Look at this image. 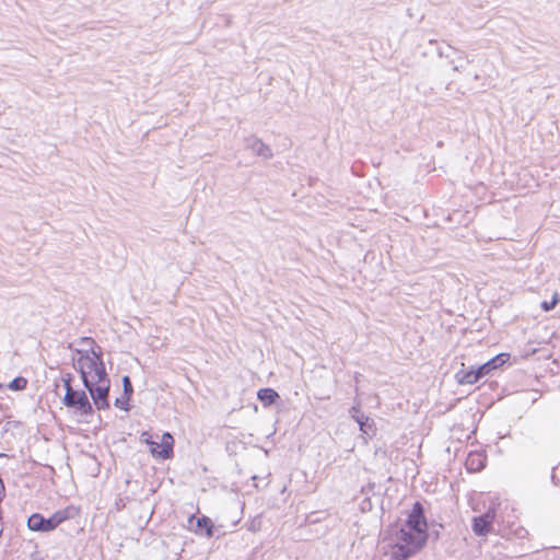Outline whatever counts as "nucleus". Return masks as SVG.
<instances>
[{
	"instance_id": "nucleus-10",
	"label": "nucleus",
	"mask_w": 560,
	"mask_h": 560,
	"mask_svg": "<svg viewBox=\"0 0 560 560\" xmlns=\"http://www.w3.org/2000/svg\"><path fill=\"white\" fill-rule=\"evenodd\" d=\"M245 148L252 150L256 155L261 156L264 159H270L272 156L271 149L269 145L262 142L261 139L249 136L245 138Z\"/></svg>"
},
{
	"instance_id": "nucleus-28",
	"label": "nucleus",
	"mask_w": 560,
	"mask_h": 560,
	"mask_svg": "<svg viewBox=\"0 0 560 560\" xmlns=\"http://www.w3.org/2000/svg\"><path fill=\"white\" fill-rule=\"evenodd\" d=\"M5 498V487L2 478L0 477V500Z\"/></svg>"
},
{
	"instance_id": "nucleus-24",
	"label": "nucleus",
	"mask_w": 560,
	"mask_h": 560,
	"mask_svg": "<svg viewBox=\"0 0 560 560\" xmlns=\"http://www.w3.org/2000/svg\"><path fill=\"white\" fill-rule=\"evenodd\" d=\"M467 466H468V469H476V470H479L482 468V464L479 463L477 465V462H475V458L472 456H469L468 459H467Z\"/></svg>"
},
{
	"instance_id": "nucleus-21",
	"label": "nucleus",
	"mask_w": 560,
	"mask_h": 560,
	"mask_svg": "<svg viewBox=\"0 0 560 560\" xmlns=\"http://www.w3.org/2000/svg\"><path fill=\"white\" fill-rule=\"evenodd\" d=\"M114 405H115L117 408L121 409V410H125V411H129V410H130L129 400H125V399H124V395H122V394H121V396H120V397H117V398L115 399Z\"/></svg>"
},
{
	"instance_id": "nucleus-3",
	"label": "nucleus",
	"mask_w": 560,
	"mask_h": 560,
	"mask_svg": "<svg viewBox=\"0 0 560 560\" xmlns=\"http://www.w3.org/2000/svg\"><path fill=\"white\" fill-rule=\"evenodd\" d=\"M62 402L66 407L73 409L75 415L88 418L94 415V408L89 400L86 393L82 389L66 392Z\"/></svg>"
},
{
	"instance_id": "nucleus-8",
	"label": "nucleus",
	"mask_w": 560,
	"mask_h": 560,
	"mask_svg": "<svg viewBox=\"0 0 560 560\" xmlns=\"http://www.w3.org/2000/svg\"><path fill=\"white\" fill-rule=\"evenodd\" d=\"M174 439L171 433L165 432L162 435L160 443L155 442L154 446L150 448L153 456H158L162 459H170L174 455Z\"/></svg>"
},
{
	"instance_id": "nucleus-9",
	"label": "nucleus",
	"mask_w": 560,
	"mask_h": 560,
	"mask_svg": "<svg viewBox=\"0 0 560 560\" xmlns=\"http://www.w3.org/2000/svg\"><path fill=\"white\" fill-rule=\"evenodd\" d=\"M27 527L33 532L42 533L51 532L57 528L52 515L46 518L39 513H33L31 516H28Z\"/></svg>"
},
{
	"instance_id": "nucleus-32",
	"label": "nucleus",
	"mask_w": 560,
	"mask_h": 560,
	"mask_svg": "<svg viewBox=\"0 0 560 560\" xmlns=\"http://www.w3.org/2000/svg\"><path fill=\"white\" fill-rule=\"evenodd\" d=\"M438 52H439V56H440V57L451 58L450 54H448V52H446V51H444V50H443V49H441V48L439 49V51H438Z\"/></svg>"
},
{
	"instance_id": "nucleus-23",
	"label": "nucleus",
	"mask_w": 560,
	"mask_h": 560,
	"mask_svg": "<svg viewBox=\"0 0 560 560\" xmlns=\"http://www.w3.org/2000/svg\"><path fill=\"white\" fill-rule=\"evenodd\" d=\"M467 466H468V469H476V470H479L482 468V464L479 463L477 465V462H475V458L472 456H469L468 459H467Z\"/></svg>"
},
{
	"instance_id": "nucleus-33",
	"label": "nucleus",
	"mask_w": 560,
	"mask_h": 560,
	"mask_svg": "<svg viewBox=\"0 0 560 560\" xmlns=\"http://www.w3.org/2000/svg\"><path fill=\"white\" fill-rule=\"evenodd\" d=\"M429 536H432L434 539H439V537H440L439 530L432 529L431 533H429Z\"/></svg>"
},
{
	"instance_id": "nucleus-35",
	"label": "nucleus",
	"mask_w": 560,
	"mask_h": 560,
	"mask_svg": "<svg viewBox=\"0 0 560 560\" xmlns=\"http://www.w3.org/2000/svg\"><path fill=\"white\" fill-rule=\"evenodd\" d=\"M0 456H3L2 454H0Z\"/></svg>"
},
{
	"instance_id": "nucleus-30",
	"label": "nucleus",
	"mask_w": 560,
	"mask_h": 560,
	"mask_svg": "<svg viewBox=\"0 0 560 560\" xmlns=\"http://www.w3.org/2000/svg\"><path fill=\"white\" fill-rule=\"evenodd\" d=\"M549 302L552 303V305L556 307L557 304L560 302V294L558 292H555L551 301Z\"/></svg>"
},
{
	"instance_id": "nucleus-20",
	"label": "nucleus",
	"mask_w": 560,
	"mask_h": 560,
	"mask_svg": "<svg viewBox=\"0 0 560 560\" xmlns=\"http://www.w3.org/2000/svg\"><path fill=\"white\" fill-rule=\"evenodd\" d=\"M81 346L86 347L85 349L96 350L98 351V348H101L93 338L91 337H82L79 341Z\"/></svg>"
},
{
	"instance_id": "nucleus-16",
	"label": "nucleus",
	"mask_w": 560,
	"mask_h": 560,
	"mask_svg": "<svg viewBox=\"0 0 560 560\" xmlns=\"http://www.w3.org/2000/svg\"><path fill=\"white\" fill-rule=\"evenodd\" d=\"M90 381H93V382H95V384H101V385L110 384V380L106 372L104 361L98 362V366L90 376Z\"/></svg>"
},
{
	"instance_id": "nucleus-1",
	"label": "nucleus",
	"mask_w": 560,
	"mask_h": 560,
	"mask_svg": "<svg viewBox=\"0 0 560 560\" xmlns=\"http://www.w3.org/2000/svg\"><path fill=\"white\" fill-rule=\"evenodd\" d=\"M392 541L390 559L407 560L418 553L429 538V532L413 530L405 525H392L388 528Z\"/></svg>"
},
{
	"instance_id": "nucleus-31",
	"label": "nucleus",
	"mask_w": 560,
	"mask_h": 560,
	"mask_svg": "<svg viewBox=\"0 0 560 560\" xmlns=\"http://www.w3.org/2000/svg\"><path fill=\"white\" fill-rule=\"evenodd\" d=\"M517 535L520 538H524L528 535V530L525 528H521Z\"/></svg>"
},
{
	"instance_id": "nucleus-4",
	"label": "nucleus",
	"mask_w": 560,
	"mask_h": 560,
	"mask_svg": "<svg viewBox=\"0 0 560 560\" xmlns=\"http://www.w3.org/2000/svg\"><path fill=\"white\" fill-rule=\"evenodd\" d=\"M89 392L93 404L97 410H105L109 408V388L110 384H95L93 381L83 383Z\"/></svg>"
},
{
	"instance_id": "nucleus-14",
	"label": "nucleus",
	"mask_w": 560,
	"mask_h": 560,
	"mask_svg": "<svg viewBox=\"0 0 560 560\" xmlns=\"http://www.w3.org/2000/svg\"><path fill=\"white\" fill-rule=\"evenodd\" d=\"M79 511L77 508L69 505L62 510H58L52 514V518L55 521L56 526L58 527L65 521L74 518L78 515Z\"/></svg>"
},
{
	"instance_id": "nucleus-5",
	"label": "nucleus",
	"mask_w": 560,
	"mask_h": 560,
	"mask_svg": "<svg viewBox=\"0 0 560 560\" xmlns=\"http://www.w3.org/2000/svg\"><path fill=\"white\" fill-rule=\"evenodd\" d=\"M402 525L413 530L429 532V525L424 514V506L421 502L416 501L413 503L412 509Z\"/></svg>"
},
{
	"instance_id": "nucleus-19",
	"label": "nucleus",
	"mask_w": 560,
	"mask_h": 560,
	"mask_svg": "<svg viewBox=\"0 0 560 560\" xmlns=\"http://www.w3.org/2000/svg\"><path fill=\"white\" fill-rule=\"evenodd\" d=\"M261 525H262V518L260 515H256L255 517H253L247 524H246V527L249 532H253V533H256V532H259L261 529Z\"/></svg>"
},
{
	"instance_id": "nucleus-17",
	"label": "nucleus",
	"mask_w": 560,
	"mask_h": 560,
	"mask_svg": "<svg viewBox=\"0 0 560 560\" xmlns=\"http://www.w3.org/2000/svg\"><path fill=\"white\" fill-rule=\"evenodd\" d=\"M122 395L125 400H130L133 394V386L128 375L122 376Z\"/></svg>"
},
{
	"instance_id": "nucleus-29",
	"label": "nucleus",
	"mask_w": 560,
	"mask_h": 560,
	"mask_svg": "<svg viewBox=\"0 0 560 560\" xmlns=\"http://www.w3.org/2000/svg\"><path fill=\"white\" fill-rule=\"evenodd\" d=\"M549 302L552 303V305L556 307L557 304L560 302V294L558 292H555L551 301Z\"/></svg>"
},
{
	"instance_id": "nucleus-13",
	"label": "nucleus",
	"mask_w": 560,
	"mask_h": 560,
	"mask_svg": "<svg viewBox=\"0 0 560 560\" xmlns=\"http://www.w3.org/2000/svg\"><path fill=\"white\" fill-rule=\"evenodd\" d=\"M196 533L205 534L206 537L210 538L214 535V525L210 517L201 516L196 521Z\"/></svg>"
},
{
	"instance_id": "nucleus-7",
	"label": "nucleus",
	"mask_w": 560,
	"mask_h": 560,
	"mask_svg": "<svg viewBox=\"0 0 560 560\" xmlns=\"http://www.w3.org/2000/svg\"><path fill=\"white\" fill-rule=\"evenodd\" d=\"M351 418L358 423L360 431L368 435L373 436L376 433L375 422L369 416H365L360 407H352L350 409Z\"/></svg>"
},
{
	"instance_id": "nucleus-11",
	"label": "nucleus",
	"mask_w": 560,
	"mask_h": 560,
	"mask_svg": "<svg viewBox=\"0 0 560 560\" xmlns=\"http://www.w3.org/2000/svg\"><path fill=\"white\" fill-rule=\"evenodd\" d=\"M510 358H511L510 353H506V352L499 353L498 355L491 358L486 363H483L477 368L479 375H481L482 377L486 376L491 371L497 370V369L501 368L502 365H504L510 360Z\"/></svg>"
},
{
	"instance_id": "nucleus-6",
	"label": "nucleus",
	"mask_w": 560,
	"mask_h": 560,
	"mask_svg": "<svg viewBox=\"0 0 560 560\" xmlns=\"http://www.w3.org/2000/svg\"><path fill=\"white\" fill-rule=\"evenodd\" d=\"M495 512L493 510H488L486 513L475 516L472 518L471 528L475 535L477 536H486L492 529V524L494 521Z\"/></svg>"
},
{
	"instance_id": "nucleus-2",
	"label": "nucleus",
	"mask_w": 560,
	"mask_h": 560,
	"mask_svg": "<svg viewBox=\"0 0 560 560\" xmlns=\"http://www.w3.org/2000/svg\"><path fill=\"white\" fill-rule=\"evenodd\" d=\"M75 354L79 357L73 358V366L80 373L82 383L90 381V376L97 369L98 362L103 361L102 348L98 351L91 349H75Z\"/></svg>"
},
{
	"instance_id": "nucleus-18",
	"label": "nucleus",
	"mask_w": 560,
	"mask_h": 560,
	"mask_svg": "<svg viewBox=\"0 0 560 560\" xmlns=\"http://www.w3.org/2000/svg\"><path fill=\"white\" fill-rule=\"evenodd\" d=\"M27 380L23 376L14 377L9 384L8 387L11 390H22L26 387Z\"/></svg>"
},
{
	"instance_id": "nucleus-12",
	"label": "nucleus",
	"mask_w": 560,
	"mask_h": 560,
	"mask_svg": "<svg viewBox=\"0 0 560 560\" xmlns=\"http://www.w3.org/2000/svg\"><path fill=\"white\" fill-rule=\"evenodd\" d=\"M257 398L265 407H269L276 404L280 396L273 388L265 387L258 390Z\"/></svg>"
},
{
	"instance_id": "nucleus-34",
	"label": "nucleus",
	"mask_w": 560,
	"mask_h": 560,
	"mask_svg": "<svg viewBox=\"0 0 560 560\" xmlns=\"http://www.w3.org/2000/svg\"><path fill=\"white\" fill-rule=\"evenodd\" d=\"M551 480H552L553 485L560 483V478H558L556 474L551 475Z\"/></svg>"
},
{
	"instance_id": "nucleus-25",
	"label": "nucleus",
	"mask_w": 560,
	"mask_h": 560,
	"mask_svg": "<svg viewBox=\"0 0 560 560\" xmlns=\"http://www.w3.org/2000/svg\"><path fill=\"white\" fill-rule=\"evenodd\" d=\"M457 59H458V61H456L455 59H451V61H450L453 65V69L455 71H458L464 68V65L462 62L464 60L463 56H458Z\"/></svg>"
},
{
	"instance_id": "nucleus-27",
	"label": "nucleus",
	"mask_w": 560,
	"mask_h": 560,
	"mask_svg": "<svg viewBox=\"0 0 560 560\" xmlns=\"http://www.w3.org/2000/svg\"><path fill=\"white\" fill-rule=\"evenodd\" d=\"M540 307L542 311L545 312H550L555 308V306L552 305V303H550L549 301H542L540 303Z\"/></svg>"
},
{
	"instance_id": "nucleus-26",
	"label": "nucleus",
	"mask_w": 560,
	"mask_h": 560,
	"mask_svg": "<svg viewBox=\"0 0 560 560\" xmlns=\"http://www.w3.org/2000/svg\"><path fill=\"white\" fill-rule=\"evenodd\" d=\"M71 381H72V376L71 374H67L63 378H62V382H63V386H65V389L66 392H71L73 390L72 388V385H71Z\"/></svg>"
},
{
	"instance_id": "nucleus-22",
	"label": "nucleus",
	"mask_w": 560,
	"mask_h": 560,
	"mask_svg": "<svg viewBox=\"0 0 560 560\" xmlns=\"http://www.w3.org/2000/svg\"><path fill=\"white\" fill-rule=\"evenodd\" d=\"M140 441L145 443L147 445H149L150 448L153 447L154 444H155V441H153L152 435L149 432H147V431L141 433Z\"/></svg>"
},
{
	"instance_id": "nucleus-15",
	"label": "nucleus",
	"mask_w": 560,
	"mask_h": 560,
	"mask_svg": "<svg viewBox=\"0 0 560 560\" xmlns=\"http://www.w3.org/2000/svg\"><path fill=\"white\" fill-rule=\"evenodd\" d=\"M482 376L479 375L478 369L471 368L468 371L462 370L456 373V380L459 384H475Z\"/></svg>"
}]
</instances>
